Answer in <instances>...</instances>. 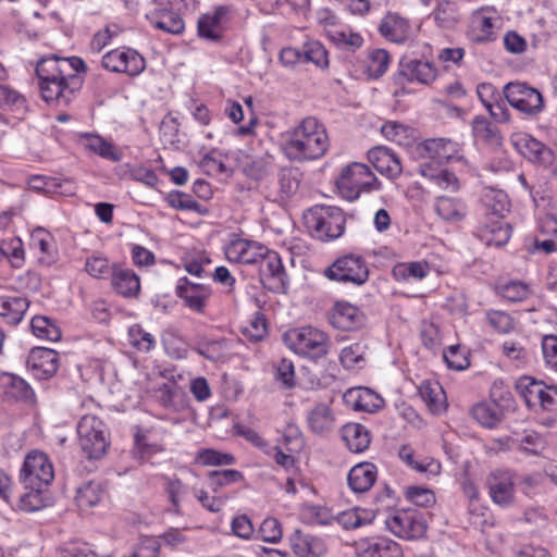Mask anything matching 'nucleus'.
Returning a JSON list of instances; mask_svg holds the SVG:
<instances>
[{"label": "nucleus", "instance_id": "f257e3e1", "mask_svg": "<svg viewBox=\"0 0 557 557\" xmlns=\"http://www.w3.org/2000/svg\"><path fill=\"white\" fill-rule=\"evenodd\" d=\"M86 71L85 62L78 57L42 58L36 65V75L42 99L48 103L67 106L83 86L79 73Z\"/></svg>", "mask_w": 557, "mask_h": 557}, {"label": "nucleus", "instance_id": "f03ea898", "mask_svg": "<svg viewBox=\"0 0 557 557\" xmlns=\"http://www.w3.org/2000/svg\"><path fill=\"white\" fill-rule=\"evenodd\" d=\"M330 147L324 125L313 116L302 119L282 135V151L293 162H308L322 158Z\"/></svg>", "mask_w": 557, "mask_h": 557}, {"label": "nucleus", "instance_id": "7ed1b4c3", "mask_svg": "<svg viewBox=\"0 0 557 557\" xmlns=\"http://www.w3.org/2000/svg\"><path fill=\"white\" fill-rule=\"evenodd\" d=\"M283 339L290 350L312 360L327 356L332 345L329 335L313 326L288 330L284 333Z\"/></svg>", "mask_w": 557, "mask_h": 557}, {"label": "nucleus", "instance_id": "20e7f679", "mask_svg": "<svg viewBox=\"0 0 557 557\" xmlns=\"http://www.w3.org/2000/svg\"><path fill=\"white\" fill-rule=\"evenodd\" d=\"M310 234L322 242L338 238L345 230L346 219L338 207L315 206L304 214Z\"/></svg>", "mask_w": 557, "mask_h": 557}, {"label": "nucleus", "instance_id": "39448f33", "mask_svg": "<svg viewBox=\"0 0 557 557\" xmlns=\"http://www.w3.org/2000/svg\"><path fill=\"white\" fill-rule=\"evenodd\" d=\"M336 186L344 198L352 201L362 193L377 190L380 183L368 165L352 162L342 169Z\"/></svg>", "mask_w": 557, "mask_h": 557}, {"label": "nucleus", "instance_id": "423d86ee", "mask_svg": "<svg viewBox=\"0 0 557 557\" xmlns=\"http://www.w3.org/2000/svg\"><path fill=\"white\" fill-rule=\"evenodd\" d=\"M494 199L495 203H490L488 196H485V205L493 218L480 227L479 237L486 246L502 247L511 236V226L502 220L504 213L508 211L507 196L497 191Z\"/></svg>", "mask_w": 557, "mask_h": 557}, {"label": "nucleus", "instance_id": "0eeeda50", "mask_svg": "<svg viewBox=\"0 0 557 557\" xmlns=\"http://www.w3.org/2000/svg\"><path fill=\"white\" fill-rule=\"evenodd\" d=\"M81 449L89 459L104 456L109 447L108 431L104 423L96 416L86 414L77 424Z\"/></svg>", "mask_w": 557, "mask_h": 557}, {"label": "nucleus", "instance_id": "6e6552de", "mask_svg": "<svg viewBox=\"0 0 557 557\" xmlns=\"http://www.w3.org/2000/svg\"><path fill=\"white\" fill-rule=\"evenodd\" d=\"M385 524L394 535L406 540L420 539L426 531L423 512L414 508L394 511L386 517Z\"/></svg>", "mask_w": 557, "mask_h": 557}, {"label": "nucleus", "instance_id": "1a4fd4ad", "mask_svg": "<svg viewBox=\"0 0 557 557\" xmlns=\"http://www.w3.org/2000/svg\"><path fill=\"white\" fill-rule=\"evenodd\" d=\"M504 96L512 108L529 116H535L544 109L542 94L527 83L511 82L506 84Z\"/></svg>", "mask_w": 557, "mask_h": 557}, {"label": "nucleus", "instance_id": "9d476101", "mask_svg": "<svg viewBox=\"0 0 557 557\" xmlns=\"http://www.w3.org/2000/svg\"><path fill=\"white\" fill-rule=\"evenodd\" d=\"M517 473L511 469L499 468L491 471L485 478V485L492 502L502 507L509 508L516 502Z\"/></svg>", "mask_w": 557, "mask_h": 557}, {"label": "nucleus", "instance_id": "9b49d317", "mask_svg": "<svg viewBox=\"0 0 557 557\" xmlns=\"http://www.w3.org/2000/svg\"><path fill=\"white\" fill-rule=\"evenodd\" d=\"M325 276L337 282L361 285L368 280L369 270L361 257L347 255L334 261L325 270Z\"/></svg>", "mask_w": 557, "mask_h": 557}, {"label": "nucleus", "instance_id": "f8f14e48", "mask_svg": "<svg viewBox=\"0 0 557 557\" xmlns=\"http://www.w3.org/2000/svg\"><path fill=\"white\" fill-rule=\"evenodd\" d=\"M53 478V466L45 453L33 450L27 454L21 470V481L25 486H47Z\"/></svg>", "mask_w": 557, "mask_h": 557}, {"label": "nucleus", "instance_id": "ddd939ff", "mask_svg": "<svg viewBox=\"0 0 557 557\" xmlns=\"http://www.w3.org/2000/svg\"><path fill=\"white\" fill-rule=\"evenodd\" d=\"M516 388L529 408L552 409L557 404V389L529 376L520 377Z\"/></svg>", "mask_w": 557, "mask_h": 557}, {"label": "nucleus", "instance_id": "4468645a", "mask_svg": "<svg viewBox=\"0 0 557 557\" xmlns=\"http://www.w3.org/2000/svg\"><path fill=\"white\" fill-rule=\"evenodd\" d=\"M102 66L111 72L126 73L131 76L140 74L145 67V59L134 49H114L102 57Z\"/></svg>", "mask_w": 557, "mask_h": 557}, {"label": "nucleus", "instance_id": "2eb2a0df", "mask_svg": "<svg viewBox=\"0 0 557 557\" xmlns=\"http://www.w3.org/2000/svg\"><path fill=\"white\" fill-rule=\"evenodd\" d=\"M437 69L433 62L407 57L399 61L397 79L400 83L406 81L429 86L437 78Z\"/></svg>", "mask_w": 557, "mask_h": 557}, {"label": "nucleus", "instance_id": "dca6fc26", "mask_svg": "<svg viewBox=\"0 0 557 557\" xmlns=\"http://www.w3.org/2000/svg\"><path fill=\"white\" fill-rule=\"evenodd\" d=\"M257 264H259V275L262 283L269 284V287L275 292L285 289L287 274L277 252L267 247V253H263Z\"/></svg>", "mask_w": 557, "mask_h": 557}, {"label": "nucleus", "instance_id": "f3484780", "mask_svg": "<svg viewBox=\"0 0 557 557\" xmlns=\"http://www.w3.org/2000/svg\"><path fill=\"white\" fill-rule=\"evenodd\" d=\"M267 253V247L253 240L237 238L225 248V256L230 262L257 264L260 258Z\"/></svg>", "mask_w": 557, "mask_h": 557}, {"label": "nucleus", "instance_id": "a211bd4d", "mask_svg": "<svg viewBox=\"0 0 557 557\" xmlns=\"http://www.w3.org/2000/svg\"><path fill=\"white\" fill-rule=\"evenodd\" d=\"M513 144L525 158L534 163L548 166L555 161L553 150L528 134L517 135Z\"/></svg>", "mask_w": 557, "mask_h": 557}, {"label": "nucleus", "instance_id": "6ab92c4d", "mask_svg": "<svg viewBox=\"0 0 557 557\" xmlns=\"http://www.w3.org/2000/svg\"><path fill=\"white\" fill-rule=\"evenodd\" d=\"M330 321L338 330L355 331L364 325L366 317L358 307L346 301H337Z\"/></svg>", "mask_w": 557, "mask_h": 557}, {"label": "nucleus", "instance_id": "aec40b11", "mask_svg": "<svg viewBox=\"0 0 557 557\" xmlns=\"http://www.w3.org/2000/svg\"><path fill=\"white\" fill-rule=\"evenodd\" d=\"M27 366L36 377L40 380L48 379L58 371V352L44 347L33 348L27 359Z\"/></svg>", "mask_w": 557, "mask_h": 557}, {"label": "nucleus", "instance_id": "412c9836", "mask_svg": "<svg viewBox=\"0 0 557 557\" xmlns=\"http://www.w3.org/2000/svg\"><path fill=\"white\" fill-rule=\"evenodd\" d=\"M176 294L185 301L189 309L202 313L211 290L205 284L194 283L187 277H183L178 281Z\"/></svg>", "mask_w": 557, "mask_h": 557}, {"label": "nucleus", "instance_id": "4be33fe9", "mask_svg": "<svg viewBox=\"0 0 557 557\" xmlns=\"http://www.w3.org/2000/svg\"><path fill=\"white\" fill-rule=\"evenodd\" d=\"M355 553L357 557H403L399 544L389 539L360 540L355 545Z\"/></svg>", "mask_w": 557, "mask_h": 557}, {"label": "nucleus", "instance_id": "5701e85b", "mask_svg": "<svg viewBox=\"0 0 557 557\" xmlns=\"http://www.w3.org/2000/svg\"><path fill=\"white\" fill-rule=\"evenodd\" d=\"M368 160L382 175L394 180L401 174L398 157L385 147H374L368 152Z\"/></svg>", "mask_w": 557, "mask_h": 557}, {"label": "nucleus", "instance_id": "b1692460", "mask_svg": "<svg viewBox=\"0 0 557 557\" xmlns=\"http://www.w3.org/2000/svg\"><path fill=\"white\" fill-rule=\"evenodd\" d=\"M289 545L298 557H320L325 550L323 541L314 535L295 530L289 536Z\"/></svg>", "mask_w": 557, "mask_h": 557}, {"label": "nucleus", "instance_id": "393cba45", "mask_svg": "<svg viewBox=\"0 0 557 557\" xmlns=\"http://www.w3.org/2000/svg\"><path fill=\"white\" fill-rule=\"evenodd\" d=\"M345 401L355 410L374 412L383 407V398L368 387H355L344 394Z\"/></svg>", "mask_w": 557, "mask_h": 557}, {"label": "nucleus", "instance_id": "a878e982", "mask_svg": "<svg viewBox=\"0 0 557 557\" xmlns=\"http://www.w3.org/2000/svg\"><path fill=\"white\" fill-rule=\"evenodd\" d=\"M30 247L39 253L38 260L45 265L57 261L58 249L53 236L42 227L35 228L30 234Z\"/></svg>", "mask_w": 557, "mask_h": 557}, {"label": "nucleus", "instance_id": "bb28decb", "mask_svg": "<svg viewBox=\"0 0 557 557\" xmlns=\"http://www.w3.org/2000/svg\"><path fill=\"white\" fill-rule=\"evenodd\" d=\"M111 285L123 297L137 296L140 290L138 275L133 270L119 264L112 265Z\"/></svg>", "mask_w": 557, "mask_h": 557}, {"label": "nucleus", "instance_id": "cd10ccee", "mask_svg": "<svg viewBox=\"0 0 557 557\" xmlns=\"http://www.w3.org/2000/svg\"><path fill=\"white\" fill-rule=\"evenodd\" d=\"M180 12L181 10L152 9L146 14V18L153 27L177 35L185 28Z\"/></svg>", "mask_w": 557, "mask_h": 557}, {"label": "nucleus", "instance_id": "c85d7f7f", "mask_svg": "<svg viewBox=\"0 0 557 557\" xmlns=\"http://www.w3.org/2000/svg\"><path fill=\"white\" fill-rule=\"evenodd\" d=\"M379 29L383 37L396 44L406 42L412 35L408 21L392 13L381 21Z\"/></svg>", "mask_w": 557, "mask_h": 557}, {"label": "nucleus", "instance_id": "c756f323", "mask_svg": "<svg viewBox=\"0 0 557 557\" xmlns=\"http://www.w3.org/2000/svg\"><path fill=\"white\" fill-rule=\"evenodd\" d=\"M1 385L7 399L15 401H24L33 404L35 401V393L29 384L12 373H4L1 376Z\"/></svg>", "mask_w": 557, "mask_h": 557}, {"label": "nucleus", "instance_id": "7c9ffc66", "mask_svg": "<svg viewBox=\"0 0 557 557\" xmlns=\"http://www.w3.org/2000/svg\"><path fill=\"white\" fill-rule=\"evenodd\" d=\"M227 14L225 7H219L213 12L203 14L198 20V34L208 40H219L224 32V18Z\"/></svg>", "mask_w": 557, "mask_h": 557}, {"label": "nucleus", "instance_id": "2f4dec72", "mask_svg": "<svg viewBox=\"0 0 557 557\" xmlns=\"http://www.w3.org/2000/svg\"><path fill=\"white\" fill-rule=\"evenodd\" d=\"M377 470L371 462H361L356 465L348 472V485L355 493H364L369 491L376 481Z\"/></svg>", "mask_w": 557, "mask_h": 557}, {"label": "nucleus", "instance_id": "473e14b6", "mask_svg": "<svg viewBox=\"0 0 557 557\" xmlns=\"http://www.w3.org/2000/svg\"><path fill=\"white\" fill-rule=\"evenodd\" d=\"M309 430L314 434H326L335 428V417L327 404H317L307 413Z\"/></svg>", "mask_w": 557, "mask_h": 557}, {"label": "nucleus", "instance_id": "72a5a7b5", "mask_svg": "<svg viewBox=\"0 0 557 557\" xmlns=\"http://www.w3.org/2000/svg\"><path fill=\"white\" fill-rule=\"evenodd\" d=\"M494 27V18L484 11H478L471 17L468 36L476 44L492 41L495 39Z\"/></svg>", "mask_w": 557, "mask_h": 557}, {"label": "nucleus", "instance_id": "f704fd0d", "mask_svg": "<svg viewBox=\"0 0 557 557\" xmlns=\"http://www.w3.org/2000/svg\"><path fill=\"white\" fill-rule=\"evenodd\" d=\"M341 434L346 446L352 453L364 451L371 443L369 430L360 423L345 424L342 428Z\"/></svg>", "mask_w": 557, "mask_h": 557}, {"label": "nucleus", "instance_id": "c9c22d12", "mask_svg": "<svg viewBox=\"0 0 557 557\" xmlns=\"http://www.w3.org/2000/svg\"><path fill=\"white\" fill-rule=\"evenodd\" d=\"M434 209L437 215L446 222L461 221L467 213L466 203L460 198L449 196L437 197Z\"/></svg>", "mask_w": 557, "mask_h": 557}, {"label": "nucleus", "instance_id": "e433bc0d", "mask_svg": "<svg viewBox=\"0 0 557 557\" xmlns=\"http://www.w3.org/2000/svg\"><path fill=\"white\" fill-rule=\"evenodd\" d=\"M420 174L434 183L442 189L457 191L459 181L453 172L446 169L434 168L432 163L425 162L420 165Z\"/></svg>", "mask_w": 557, "mask_h": 557}, {"label": "nucleus", "instance_id": "4c0bfd02", "mask_svg": "<svg viewBox=\"0 0 557 557\" xmlns=\"http://www.w3.org/2000/svg\"><path fill=\"white\" fill-rule=\"evenodd\" d=\"M28 300L22 296H0V317L9 324H17L22 321L27 308Z\"/></svg>", "mask_w": 557, "mask_h": 557}, {"label": "nucleus", "instance_id": "58836bf2", "mask_svg": "<svg viewBox=\"0 0 557 557\" xmlns=\"http://www.w3.org/2000/svg\"><path fill=\"white\" fill-rule=\"evenodd\" d=\"M424 149L429 157L437 162L460 159L459 145L450 139H429L424 144Z\"/></svg>", "mask_w": 557, "mask_h": 557}, {"label": "nucleus", "instance_id": "ea45409f", "mask_svg": "<svg viewBox=\"0 0 557 557\" xmlns=\"http://www.w3.org/2000/svg\"><path fill=\"white\" fill-rule=\"evenodd\" d=\"M430 272V267L425 261L403 262L394 265L392 270L393 277L397 282L412 283L423 280Z\"/></svg>", "mask_w": 557, "mask_h": 557}, {"label": "nucleus", "instance_id": "a19ab883", "mask_svg": "<svg viewBox=\"0 0 557 557\" xmlns=\"http://www.w3.org/2000/svg\"><path fill=\"white\" fill-rule=\"evenodd\" d=\"M375 518L372 509L355 507L337 515V522L345 529H357L370 524Z\"/></svg>", "mask_w": 557, "mask_h": 557}, {"label": "nucleus", "instance_id": "79ce46f5", "mask_svg": "<svg viewBox=\"0 0 557 557\" xmlns=\"http://www.w3.org/2000/svg\"><path fill=\"white\" fill-rule=\"evenodd\" d=\"M472 417L483 426L493 429L502 420L503 413L499 406L495 403H481L471 410Z\"/></svg>", "mask_w": 557, "mask_h": 557}, {"label": "nucleus", "instance_id": "37998d69", "mask_svg": "<svg viewBox=\"0 0 557 557\" xmlns=\"http://www.w3.org/2000/svg\"><path fill=\"white\" fill-rule=\"evenodd\" d=\"M84 145L90 151L99 154L103 159L119 162L122 159V152H120L111 143L104 140L98 135H86L84 137Z\"/></svg>", "mask_w": 557, "mask_h": 557}, {"label": "nucleus", "instance_id": "c03bdc74", "mask_svg": "<svg viewBox=\"0 0 557 557\" xmlns=\"http://www.w3.org/2000/svg\"><path fill=\"white\" fill-rule=\"evenodd\" d=\"M163 490L172 506V511L181 513L182 502L187 494V486L176 476H163Z\"/></svg>", "mask_w": 557, "mask_h": 557}, {"label": "nucleus", "instance_id": "a18cd8bd", "mask_svg": "<svg viewBox=\"0 0 557 557\" xmlns=\"http://www.w3.org/2000/svg\"><path fill=\"white\" fill-rule=\"evenodd\" d=\"M103 494L100 483L90 481L78 487L76 493V504L82 510L89 509L96 506Z\"/></svg>", "mask_w": 557, "mask_h": 557}, {"label": "nucleus", "instance_id": "49530a36", "mask_svg": "<svg viewBox=\"0 0 557 557\" xmlns=\"http://www.w3.org/2000/svg\"><path fill=\"white\" fill-rule=\"evenodd\" d=\"M519 450L533 456L541 455L546 448L545 437L534 431L525 432L515 440Z\"/></svg>", "mask_w": 557, "mask_h": 557}, {"label": "nucleus", "instance_id": "de8ad7c7", "mask_svg": "<svg viewBox=\"0 0 557 557\" xmlns=\"http://www.w3.org/2000/svg\"><path fill=\"white\" fill-rule=\"evenodd\" d=\"M7 259L12 267L20 268L24 262L23 243L18 237L0 242V260Z\"/></svg>", "mask_w": 557, "mask_h": 557}, {"label": "nucleus", "instance_id": "09e8293b", "mask_svg": "<svg viewBox=\"0 0 557 557\" xmlns=\"http://www.w3.org/2000/svg\"><path fill=\"white\" fill-rule=\"evenodd\" d=\"M34 335L51 342H57L61 338V331L54 322L44 315H36L30 322Z\"/></svg>", "mask_w": 557, "mask_h": 557}, {"label": "nucleus", "instance_id": "8fccbe9b", "mask_svg": "<svg viewBox=\"0 0 557 557\" xmlns=\"http://www.w3.org/2000/svg\"><path fill=\"white\" fill-rule=\"evenodd\" d=\"M419 393L432 412H440L444 409V391L437 383L422 384L419 388Z\"/></svg>", "mask_w": 557, "mask_h": 557}, {"label": "nucleus", "instance_id": "3c124183", "mask_svg": "<svg viewBox=\"0 0 557 557\" xmlns=\"http://www.w3.org/2000/svg\"><path fill=\"white\" fill-rule=\"evenodd\" d=\"M42 487L44 485L25 486V488L29 491L21 496L18 503L20 508L24 511L32 512L46 507L47 499L44 495Z\"/></svg>", "mask_w": 557, "mask_h": 557}, {"label": "nucleus", "instance_id": "603ef678", "mask_svg": "<svg viewBox=\"0 0 557 557\" xmlns=\"http://www.w3.org/2000/svg\"><path fill=\"white\" fill-rule=\"evenodd\" d=\"M134 450L141 461L163 450L157 442H150L147 433L137 431L134 436Z\"/></svg>", "mask_w": 557, "mask_h": 557}, {"label": "nucleus", "instance_id": "864d4df0", "mask_svg": "<svg viewBox=\"0 0 557 557\" xmlns=\"http://www.w3.org/2000/svg\"><path fill=\"white\" fill-rule=\"evenodd\" d=\"M302 61L311 62L320 69H326L329 66L327 51L319 41L307 42L302 49Z\"/></svg>", "mask_w": 557, "mask_h": 557}, {"label": "nucleus", "instance_id": "5fc2aeb1", "mask_svg": "<svg viewBox=\"0 0 557 557\" xmlns=\"http://www.w3.org/2000/svg\"><path fill=\"white\" fill-rule=\"evenodd\" d=\"M436 24L443 28L453 27L459 20V12L455 3L441 2L433 12Z\"/></svg>", "mask_w": 557, "mask_h": 557}, {"label": "nucleus", "instance_id": "6e6d98bb", "mask_svg": "<svg viewBox=\"0 0 557 557\" xmlns=\"http://www.w3.org/2000/svg\"><path fill=\"white\" fill-rule=\"evenodd\" d=\"M389 54L384 49H374L369 53L368 58V74L370 77L379 78L388 69Z\"/></svg>", "mask_w": 557, "mask_h": 557}, {"label": "nucleus", "instance_id": "4d7b16f0", "mask_svg": "<svg viewBox=\"0 0 557 557\" xmlns=\"http://www.w3.org/2000/svg\"><path fill=\"white\" fill-rule=\"evenodd\" d=\"M244 479L240 471L228 469L221 471H211L208 474L209 486L216 492L218 488L227 486L233 483H237Z\"/></svg>", "mask_w": 557, "mask_h": 557}, {"label": "nucleus", "instance_id": "13d9d810", "mask_svg": "<svg viewBox=\"0 0 557 557\" xmlns=\"http://www.w3.org/2000/svg\"><path fill=\"white\" fill-rule=\"evenodd\" d=\"M197 460L203 466H231L235 463V457L232 454L209 448L200 450Z\"/></svg>", "mask_w": 557, "mask_h": 557}, {"label": "nucleus", "instance_id": "bf43d9fd", "mask_svg": "<svg viewBox=\"0 0 557 557\" xmlns=\"http://www.w3.org/2000/svg\"><path fill=\"white\" fill-rule=\"evenodd\" d=\"M381 132L386 139L403 145L409 138L411 129L399 122L388 121L382 125Z\"/></svg>", "mask_w": 557, "mask_h": 557}, {"label": "nucleus", "instance_id": "052dcab7", "mask_svg": "<svg viewBox=\"0 0 557 557\" xmlns=\"http://www.w3.org/2000/svg\"><path fill=\"white\" fill-rule=\"evenodd\" d=\"M86 272L95 278H106L112 276V265L109 260L102 256H91L85 262Z\"/></svg>", "mask_w": 557, "mask_h": 557}, {"label": "nucleus", "instance_id": "680f3d73", "mask_svg": "<svg viewBox=\"0 0 557 557\" xmlns=\"http://www.w3.org/2000/svg\"><path fill=\"white\" fill-rule=\"evenodd\" d=\"M500 293L504 298L510 301H523L531 295V289L528 284L520 281H510L500 286Z\"/></svg>", "mask_w": 557, "mask_h": 557}, {"label": "nucleus", "instance_id": "e2e57ef3", "mask_svg": "<svg viewBox=\"0 0 557 557\" xmlns=\"http://www.w3.org/2000/svg\"><path fill=\"white\" fill-rule=\"evenodd\" d=\"M274 379L283 388H293L296 384L294 363L283 358L275 366Z\"/></svg>", "mask_w": 557, "mask_h": 557}, {"label": "nucleus", "instance_id": "0e129e2a", "mask_svg": "<svg viewBox=\"0 0 557 557\" xmlns=\"http://www.w3.org/2000/svg\"><path fill=\"white\" fill-rule=\"evenodd\" d=\"M129 344L139 351H150L156 344L154 337L138 325L132 326L128 331Z\"/></svg>", "mask_w": 557, "mask_h": 557}, {"label": "nucleus", "instance_id": "69168bd1", "mask_svg": "<svg viewBox=\"0 0 557 557\" xmlns=\"http://www.w3.org/2000/svg\"><path fill=\"white\" fill-rule=\"evenodd\" d=\"M472 134L478 140L493 141L497 138L496 129L491 125L486 117L479 115L472 121Z\"/></svg>", "mask_w": 557, "mask_h": 557}, {"label": "nucleus", "instance_id": "338daca9", "mask_svg": "<svg viewBox=\"0 0 557 557\" xmlns=\"http://www.w3.org/2000/svg\"><path fill=\"white\" fill-rule=\"evenodd\" d=\"M488 324L499 333H509L515 327L512 318L504 311H488L486 313Z\"/></svg>", "mask_w": 557, "mask_h": 557}, {"label": "nucleus", "instance_id": "774afa93", "mask_svg": "<svg viewBox=\"0 0 557 557\" xmlns=\"http://www.w3.org/2000/svg\"><path fill=\"white\" fill-rule=\"evenodd\" d=\"M366 346L360 343H355L348 347H345L341 352V362L347 369H352L360 361L363 360Z\"/></svg>", "mask_w": 557, "mask_h": 557}]
</instances>
